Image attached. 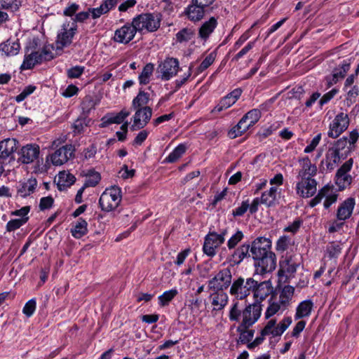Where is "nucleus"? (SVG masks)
Here are the masks:
<instances>
[{
	"mask_svg": "<svg viewBox=\"0 0 359 359\" xmlns=\"http://www.w3.org/2000/svg\"><path fill=\"white\" fill-rule=\"evenodd\" d=\"M233 250L228 258L232 266H238L245 259L252 258L257 274L271 273L276 269V256L271 251V241L268 238L257 237L251 243H245Z\"/></svg>",
	"mask_w": 359,
	"mask_h": 359,
	"instance_id": "1",
	"label": "nucleus"
},
{
	"mask_svg": "<svg viewBox=\"0 0 359 359\" xmlns=\"http://www.w3.org/2000/svg\"><path fill=\"white\" fill-rule=\"evenodd\" d=\"M261 312L262 306L259 302L247 305L246 301H233L229 317L231 321L240 322L242 320L237 330L238 332H243L257 321Z\"/></svg>",
	"mask_w": 359,
	"mask_h": 359,
	"instance_id": "2",
	"label": "nucleus"
},
{
	"mask_svg": "<svg viewBox=\"0 0 359 359\" xmlns=\"http://www.w3.org/2000/svg\"><path fill=\"white\" fill-rule=\"evenodd\" d=\"M351 154V147H348L346 137L334 141L328 148L325 158L320 163V168L326 171H332L341 162Z\"/></svg>",
	"mask_w": 359,
	"mask_h": 359,
	"instance_id": "3",
	"label": "nucleus"
},
{
	"mask_svg": "<svg viewBox=\"0 0 359 359\" xmlns=\"http://www.w3.org/2000/svg\"><path fill=\"white\" fill-rule=\"evenodd\" d=\"M228 233V227L219 228L218 231L210 229L204 238L203 252L210 257L217 253V249L225 242V236Z\"/></svg>",
	"mask_w": 359,
	"mask_h": 359,
	"instance_id": "4",
	"label": "nucleus"
},
{
	"mask_svg": "<svg viewBox=\"0 0 359 359\" xmlns=\"http://www.w3.org/2000/svg\"><path fill=\"white\" fill-rule=\"evenodd\" d=\"M256 285L257 280L254 278H244L241 276L233 281L229 292L236 297V301L241 302L244 300L252 292Z\"/></svg>",
	"mask_w": 359,
	"mask_h": 359,
	"instance_id": "5",
	"label": "nucleus"
},
{
	"mask_svg": "<svg viewBox=\"0 0 359 359\" xmlns=\"http://www.w3.org/2000/svg\"><path fill=\"white\" fill-rule=\"evenodd\" d=\"M133 24L135 25L137 32L145 29L149 32H153L160 27V15L154 13H142L133 19Z\"/></svg>",
	"mask_w": 359,
	"mask_h": 359,
	"instance_id": "6",
	"label": "nucleus"
},
{
	"mask_svg": "<svg viewBox=\"0 0 359 359\" xmlns=\"http://www.w3.org/2000/svg\"><path fill=\"white\" fill-rule=\"evenodd\" d=\"M121 190L118 187L107 188L101 194L99 205L103 211L109 212L116 209L121 201Z\"/></svg>",
	"mask_w": 359,
	"mask_h": 359,
	"instance_id": "7",
	"label": "nucleus"
},
{
	"mask_svg": "<svg viewBox=\"0 0 359 359\" xmlns=\"http://www.w3.org/2000/svg\"><path fill=\"white\" fill-rule=\"evenodd\" d=\"M232 274L229 268H224L208 281V290L214 292L224 291L226 290L231 283Z\"/></svg>",
	"mask_w": 359,
	"mask_h": 359,
	"instance_id": "8",
	"label": "nucleus"
},
{
	"mask_svg": "<svg viewBox=\"0 0 359 359\" xmlns=\"http://www.w3.org/2000/svg\"><path fill=\"white\" fill-rule=\"evenodd\" d=\"M74 25V22H71L70 20H65L62 23L57 34L55 41L57 50H62L72 43L73 38L77 32V29Z\"/></svg>",
	"mask_w": 359,
	"mask_h": 359,
	"instance_id": "9",
	"label": "nucleus"
},
{
	"mask_svg": "<svg viewBox=\"0 0 359 359\" xmlns=\"http://www.w3.org/2000/svg\"><path fill=\"white\" fill-rule=\"evenodd\" d=\"M180 69V63L177 58L167 57L161 62L156 69L157 77L162 81H168L175 76Z\"/></svg>",
	"mask_w": 359,
	"mask_h": 359,
	"instance_id": "10",
	"label": "nucleus"
},
{
	"mask_svg": "<svg viewBox=\"0 0 359 359\" xmlns=\"http://www.w3.org/2000/svg\"><path fill=\"white\" fill-rule=\"evenodd\" d=\"M349 123L350 119L346 113L340 112L337 114L330 124L327 132L328 137L333 139L338 137L348 128Z\"/></svg>",
	"mask_w": 359,
	"mask_h": 359,
	"instance_id": "11",
	"label": "nucleus"
},
{
	"mask_svg": "<svg viewBox=\"0 0 359 359\" xmlns=\"http://www.w3.org/2000/svg\"><path fill=\"white\" fill-rule=\"evenodd\" d=\"M18 141L14 138H7L0 141V161L7 164L15 162V152Z\"/></svg>",
	"mask_w": 359,
	"mask_h": 359,
	"instance_id": "12",
	"label": "nucleus"
},
{
	"mask_svg": "<svg viewBox=\"0 0 359 359\" xmlns=\"http://www.w3.org/2000/svg\"><path fill=\"white\" fill-rule=\"evenodd\" d=\"M292 323L290 317L284 318L278 324L275 319L268 321L265 327L261 331V337L272 334V337H280Z\"/></svg>",
	"mask_w": 359,
	"mask_h": 359,
	"instance_id": "13",
	"label": "nucleus"
},
{
	"mask_svg": "<svg viewBox=\"0 0 359 359\" xmlns=\"http://www.w3.org/2000/svg\"><path fill=\"white\" fill-rule=\"evenodd\" d=\"M75 147L72 144H65L56 149L50 155V160L53 165L59 166L67 163L74 157Z\"/></svg>",
	"mask_w": 359,
	"mask_h": 359,
	"instance_id": "14",
	"label": "nucleus"
},
{
	"mask_svg": "<svg viewBox=\"0 0 359 359\" xmlns=\"http://www.w3.org/2000/svg\"><path fill=\"white\" fill-rule=\"evenodd\" d=\"M80 6L76 3L70 4L63 11V15L71 17V22H74V26L77 29V23L85 22L90 16L88 9L85 11H80Z\"/></svg>",
	"mask_w": 359,
	"mask_h": 359,
	"instance_id": "15",
	"label": "nucleus"
},
{
	"mask_svg": "<svg viewBox=\"0 0 359 359\" xmlns=\"http://www.w3.org/2000/svg\"><path fill=\"white\" fill-rule=\"evenodd\" d=\"M152 116V109L150 107H144L136 109L133 116V123L130 129L133 131L142 129L149 122Z\"/></svg>",
	"mask_w": 359,
	"mask_h": 359,
	"instance_id": "16",
	"label": "nucleus"
},
{
	"mask_svg": "<svg viewBox=\"0 0 359 359\" xmlns=\"http://www.w3.org/2000/svg\"><path fill=\"white\" fill-rule=\"evenodd\" d=\"M317 182L313 177L299 179L296 184L297 194L302 198H309L313 196L317 190Z\"/></svg>",
	"mask_w": 359,
	"mask_h": 359,
	"instance_id": "17",
	"label": "nucleus"
},
{
	"mask_svg": "<svg viewBox=\"0 0 359 359\" xmlns=\"http://www.w3.org/2000/svg\"><path fill=\"white\" fill-rule=\"evenodd\" d=\"M137 32V30L133 22L126 23L115 31L114 40L120 43L127 44L134 39Z\"/></svg>",
	"mask_w": 359,
	"mask_h": 359,
	"instance_id": "18",
	"label": "nucleus"
},
{
	"mask_svg": "<svg viewBox=\"0 0 359 359\" xmlns=\"http://www.w3.org/2000/svg\"><path fill=\"white\" fill-rule=\"evenodd\" d=\"M40 148L35 144H28L20 149L19 161L23 164H29L34 161L39 155Z\"/></svg>",
	"mask_w": 359,
	"mask_h": 359,
	"instance_id": "19",
	"label": "nucleus"
},
{
	"mask_svg": "<svg viewBox=\"0 0 359 359\" xmlns=\"http://www.w3.org/2000/svg\"><path fill=\"white\" fill-rule=\"evenodd\" d=\"M205 11L206 8L191 0V4L185 8L184 14L190 21L196 22L203 18Z\"/></svg>",
	"mask_w": 359,
	"mask_h": 359,
	"instance_id": "20",
	"label": "nucleus"
},
{
	"mask_svg": "<svg viewBox=\"0 0 359 359\" xmlns=\"http://www.w3.org/2000/svg\"><path fill=\"white\" fill-rule=\"evenodd\" d=\"M355 205V200L353 197H348L345 199L339 205L337 210V219L338 221H345L349 219L353 213Z\"/></svg>",
	"mask_w": 359,
	"mask_h": 359,
	"instance_id": "21",
	"label": "nucleus"
},
{
	"mask_svg": "<svg viewBox=\"0 0 359 359\" xmlns=\"http://www.w3.org/2000/svg\"><path fill=\"white\" fill-rule=\"evenodd\" d=\"M273 291V287L270 280L259 282L257 280V285L252 290L255 302H261L267 297Z\"/></svg>",
	"mask_w": 359,
	"mask_h": 359,
	"instance_id": "22",
	"label": "nucleus"
},
{
	"mask_svg": "<svg viewBox=\"0 0 359 359\" xmlns=\"http://www.w3.org/2000/svg\"><path fill=\"white\" fill-rule=\"evenodd\" d=\"M302 162V168L298 172L297 177L299 179L305 180L306 177H313L317 173V167L316 165L312 164L308 156L299 159Z\"/></svg>",
	"mask_w": 359,
	"mask_h": 359,
	"instance_id": "23",
	"label": "nucleus"
},
{
	"mask_svg": "<svg viewBox=\"0 0 359 359\" xmlns=\"http://www.w3.org/2000/svg\"><path fill=\"white\" fill-rule=\"evenodd\" d=\"M280 266L278 275L280 276H285L287 278H289L296 273L299 264L292 259V257H290L280 262Z\"/></svg>",
	"mask_w": 359,
	"mask_h": 359,
	"instance_id": "24",
	"label": "nucleus"
},
{
	"mask_svg": "<svg viewBox=\"0 0 359 359\" xmlns=\"http://www.w3.org/2000/svg\"><path fill=\"white\" fill-rule=\"evenodd\" d=\"M242 93L241 88H236L225 97H224L217 104L216 108L217 111H221L232 106L240 97Z\"/></svg>",
	"mask_w": 359,
	"mask_h": 359,
	"instance_id": "25",
	"label": "nucleus"
},
{
	"mask_svg": "<svg viewBox=\"0 0 359 359\" xmlns=\"http://www.w3.org/2000/svg\"><path fill=\"white\" fill-rule=\"evenodd\" d=\"M20 49V44L18 40L13 41L11 39H7L0 43V52L7 57L16 55Z\"/></svg>",
	"mask_w": 359,
	"mask_h": 359,
	"instance_id": "26",
	"label": "nucleus"
},
{
	"mask_svg": "<svg viewBox=\"0 0 359 359\" xmlns=\"http://www.w3.org/2000/svg\"><path fill=\"white\" fill-rule=\"evenodd\" d=\"M313 309V302L311 299H306L301 302L296 309L294 315L295 320H299L309 317Z\"/></svg>",
	"mask_w": 359,
	"mask_h": 359,
	"instance_id": "27",
	"label": "nucleus"
},
{
	"mask_svg": "<svg viewBox=\"0 0 359 359\" xmlns=\"http://www.w3.org/2000/svg\"><path fill=\"white\" fill-rule=\"evenodd\" d=\"M217 25V20L211 17L208 20L204 22L198 30V36L201 39L206 41L210 35L214 32Z\"/></svg>",
	"mask_w": 359,
	"mask_h": 359,
	"instance_id": "28",
	"label": "nucleus"
},
{
	"mask_svg": "<svg viewBox=\"0 0 359 359\" xmlns=\"http://www.w3.org/2000/svg\"><path fill=\"white\" fill-rule=\"evenodd\" d=\"M36 186L37 181L35 178H29L25 182H20L18 187V194L25 198L34 193Z\"/></svg>",
	"mask_w": 359,
	"mask_h": 359,
	"instance_id": "29",
	"label": "nucleus"
},
{
	"mask_svg": "<svg viewBox=\"0 0 359 359\" xmlns=\"http://www.w3.org/2000/svg\"><path fill=\"white\" fill-rule=\"evenodd\" d=\"M76 181L74 175L66 171L60 172L57 180V188L60 191L66 189Z\"/></svg>",
	"mask_w": 359,
	"mask_h": 359,
	"instance_id": "30",
	"label": "nucleus"
},
{
	"mask_svg": "<svg viewBox=\"0 0 359 359\" xmlns=\"http://www.w3.org/2000/svg\"><path fill=\"white\" fill-rule=\"evenodd\" d=\"M294 293V287L292 285H287L282 288L278 299V302L282 304V306L287 308L290 305V302L293 297Z\"/></svg>",
	"mask_w": 359,
	"mask_h": 359,
	"instance_id": "31",
	"label": "nucleus"
},
{
	"mask_svg": "<svg viewBox=\"0 0 359 359\" xmlns=\"http://www.w3.org/2000/svg\"><path fill=\"white\" fill-rule=\"evenodd\" d=\"M212 297V304L215 310L222 309L228 302V295L224 291L215 292L211 294Z\"/></svg>",
	"mask_w": 359,
	"mask_h": 359,
	"instance_id": "32",
	"label": "nucleus"
},
{
	"mask_svg": "<svg viewBox=\"0 0 359 359\" xmlns=\"http://www.w3.org/2000/svg\"><path fill=\"white\" fill-rule=\"evenodd\" d=\"M250 127V126H248V122L243 116L237 125H236L229 131L228 135L230 138L234 139L241 135L243 133L248 130Z\"/></svg>",
	"mask_w": 359,
	"mask_h": 359,
	"instance_id": "33",
	"label": "nucleus"
},
{
	"mask_svg": "<svg viewBox=\"0 0 359 359\" xmlns=\"http://www.w3.org/2000/svg\"><path fill=\"white\" fill-rule=\"evenodd\" d=\"M88 223L83 219L79 218L75 226L71 229V233L73 237L75 238H81L88 232Z\"/></svg>",
	"mask_w": 359,
	"mask_h": 359,
	"instance_id": "34",
	"label": "nucleus"
},
{
	"mask_svg": "<svg viewBox=\"0 0 359 359\" xmlns=\"http://www.w3.org/2000/svg\"><path fill=\"white\" fill-rule=\"evenodd\" d=\"M149 101V95L144 90H140L136 97H134L132 102V107L135 109L147 107Z\"/></svg>",
	"mask_w": 359,
	"mask_h": 359,
	"instance_id": "35",
	"label": "nucleus"
},
{
	"mask_svg": "<svg viewBox=\"0 0 359 359\" xmlns=\"http://www.w3.org/2000/svg\"><path fill=\"white\" fill-rule=\"evenodd\" d=\"M334 182L339 190L343 191L351 184L353 177L350 174H335Z\"/></svg>",
	"mask_w": 359,
	"mask_h": 359,
	"instance_id": "36",
	"label": "nucleus"
},
{
	"mask_svg": "<svg viewBox=\"0 0 359 359\" xmlns=\"http://www.w3.org/2000/svg\"><path fill=\"white\" fill-rule=\"evenodd\" d=\"M178 294V290L176 288L165 291L162 294L158 296V304L161 307L169 305L170 302Z\"/></svg>",
	"mask_w": 359,
	"mask_h": 359,
	"instance_id": "37",
	"label": "nucleus"
},
{
	"mask_svg": "<svg viewBox=\"0 0 359 359\" xmlns=\"http://www.w3.org/2000/svg\"><path fill=\"white\" fill-rule=\"evenodd\" d=\"M273 295H272L269 299V304L265 312V318H269L280 310H285L286 308L282 306V304L278 301H273Z\"/></svg>",
	"mask_w": 359,
	"mask_h": 359,
	"instance_id": "38",
	"label": "nucleus"
},
{
	"mask_svg": "<svg viewBox=\"0 0 359 359\" xmlns=\"http://www.w3.org/2000/svg\"><path fill=\"white\" fill-rule=\"evenodd\" d=\"M101 176L98 172H96L95 170H89L88 173L86 174V180L83 184L84 187H95L100 181Z\"/></svg>",
	"mask_w": 359,
	"mask_h": 359,
	"instance_id": "39",
	"label": "nucleus"
},
{
	"mask_svg": "<svg viewBox=\"0 0 359 359\" xmlns=\"http://www.w3.org/2000/svg\"><path fill=\"white\" fill-rule=\"evenodd\" d=\"M187 147L184 144H180L173 151L165 158L168 163H174L177 161L186 151Z\"/></svg>",
	"mask_w": 359,
	"mask_h": 359,
	"instance_id": "40",
	"label": "nucleus"
},
{
	"mask_svg": "<svg viewBox=\"0 0 359 359\" xmlns=\"http://www.w3.org/2000/svg\"><path fill=\"white\" fill-rule=\"evenodd\" d=\"M90 122V119L88 118L86 116H79L72 125L74 133H81L83 131L85 127H87L89 125Z\"/></svg>",
	"mask_w": 359,
	"mask_h": 359,
	"instance_id": "41",
	"label": "nucleus"
},
{
	"mask_svg": "<svg viewBox=\"0 0 359 359\" xmlns=\"http://www.w3.org/2000/svg\"><path fill=\"white\" fill-rule=\"evenodd\" d=\"M154 69V65L152 63H147L143 68L141 74L139 75L138 79L140 83L146 85L149 82V78Z\"/></svg>",
	"mask_w": 359,
	"mask_h": 359,
	"instance_id": "42",
	"label": "nucleus"
},
{
	"mask_svg": "<svg viewBox=\"0 0 359 359\" xmlns=\"http://www.w3.org/2000/svg\"><path fill=\"white\" fill-rule=\"evenodd\" d=\"M36 60L35 51H32L29 54H26L25 55L23 62L20 66V69H32L36 65H37V62H35Z\"/></svg>",
	"mask_w": 359,
	"mask_h": 359,
	"instance_id": "43",
	"label": "nucleus"
},
{
	"mask_svg": "<svg viewBox=\"0 0 359 359\" xmlns=\"http://www.w3.org/2000/svg\"><path fill=\"white\" fill-rule=\"evenodd\" d=\"M244 234L242 231L238 229L227 241V248L229 250L234 249L237 245L243 239Z\"/></svg>",
	"mask_w": 359,
	"mask_h": 359,
	"instance_id": "44",
	"label": "nucleus"
},
{
	"mask_svg": "<svg viewBox=\"0 0 359 359\" xmlns=\"http://www.w3.org/2000/svg\"><path fill=\"white\" fill-rule=\"evenodd\" d=\"M262 115L261 111L258 109H252L246 113L243 117L248 122V126H252L260 118Z\"/></svg>",
	"mask_w": 359,
	"mask_h": 359,
	"instance_id": "45",
	"label": "nucleus"
},
{
	"mask_svg": "<svg viewBox=\"0 0 359 359\" xmlns=\"http://www.w3.org/2000/svg\"><path fill=\"white\" fill-rule=\"evenodd\" d=\"M330 191V188L328 185L324 186L321 189L318 191L317 195L310 201V207L313 208L319 204Z\"/></svg>",
	"mask_w": 359,
	"mask_h": 359,
	"instance_id": "46",
	"label": "nucleus"
},
{
	"mask_svg": "<svg viewBox=\"0 0 359 359\" xmlns=\"http://www.w3.org/2000/svg\"><path fill=\"white\" fill-rule=\"evenodd\" d=\"M194 36V32L188 28H183L176 34V39L178 42H187L190 41Z\"/></svg>",
	"mask_w": 359,
	"mask_h": 359,
	"instance_id": "47",
	"label": "nucleus"
},
{
	"mask_svg": "<svg viewBox=\"0 0 359 359\" xmlns=\"http://www.w3.org/2000/svg\"><path fill=\"white\" fill-rule=\"evenodd\" d=\"M260 198L262 204L265 205L268 208L275 206L276 204V196H273L267 191L263 192Z\"/></svg>",
	"mask_w": 359,
	"mask_h": 359,
	"instance_id": "48",
	"label": "nucleus"
},
{
	"mask_svg": "<svg viewBox=\"0 0 359 359\" xmlns=\"http://www.w3.org/2000/svg\"><path fill=\"white\" fill-rule=\"evenodd\" d=\"M26 224V219H11L6 226V231L8 232L14 231L20 229Z\"/></svg>",
	"mask_w": 359,
	"mask_h": 359,
	"instance_id": "49",
	"label": "nucleus"
},
{
	"mask_svg": "<svg viewBox=\"0 0 359 359\" xmlns=\"http://www.w3.org/2000/svg\"><path fill=\"white\" fill-rule=\"evenodd\" d=\"M326 252L330 259L337 257L341 252V245L336 243H331L327 245Z\"/></svg>",
	"mask_w": 359,
	"mask_h": 359,
	"instance_id": "50",
	"label": "nucleus"
},
{
	"mask_svg": "<svg viewBox=\"0 0 359 359\" xmlns=\"http://www.w3.org/2000/svg\"><path fill=\"white\" fill-rule=\"evenodd\" d=\"M216 57V53L212 52L202 61L200 66L198 68V72H202L208 69L215 61Z\"/></svg>",
	"mask_w": 359,
	"mask_h": 359,
	"instance_id": "51",
	"label": "nucleus"
},
{
	"mask_svg": "<svg viewBox=\"0 0 359 359\" xmlns=\"http://www.w3.org/2000/svg\"><path fill=\"white\" fill-rule=\"evenodd\" d=\"M36 307V302L34 298L29 299L26 304H25L23 309H22V313L28 318L31 317Z\"/></svg>",
	"mask_w": 359,
	"mask_h": 359,
	"instance_id": "52",
	"label": "nucleus"
},
{
	"mask_svg": "<svg viewBox=\"0 0 359 359\" xmlns=\"http://www.w3.org/2000/svg\"><path fill=\"white\" fill-rule=\"evenodd\" d=\"M85 67L83 66H74L67 69V75L69 79L79 78L84 72Z\"/></svg>",
	"mask_w": 359,
	"mask_h": 359,
	"instance_id": "53",
	"label": "nucleus"
},
{
	"mask_svg": "<svg viewBox=\"0 0 359 359\" xmlns=\"http://www.w3.org/2000/svg\"><path fill=\"white\" fill-rule=\"evenodd\" d=\"M110 114L114 123L120 124L123 122L124 119L130 115V112L126 109H122L118 114L108 113Z\"/></svg>",
	"mask_w": 359,
	"mask_h": 359,
	"instance_id": "54",
	"label": "nucleus"
},
{
	"mask_svg": "<svg viewBox=\"0 0 359 359\" xmlns=\"http://www.w3.org/2000/svg\"><path fill=\"white\" fill-rule=\"evenodd\" d=\"M0 4L4 9L18 10L20 1L18 0H0Z\"/></svg>",
	"mask_w": 359,
	"mask_h": 359,
	"instance_id": "55",
	"label": "nucleus"
},
{
	"mask_svg": "<svg viewBox=\"0 0 359 359\" xmlns=\"http://www.w3.org/2000/svg\"><path fill=\"white\" fill-rule=\"evenodd\" d=\"M249 208V201L248 200L244 201L242 202L241 206L234 209L232 212V215L233 217H241L243 216L248 210Z\"/></svg>",
	"mask_w": 359,
	"mask_h": 359,
	"instance_id": "56",
	"label": "nucleus"
},
{
	"mask_svg": "<svg viewBox=\"0 0 359 359\" xmlns=\"http://www.w3.org/2000/svg\"><path fill=\"white\" fill-rule=\"evenodd\" d=\"M353 164V159L349 158L345 163H344L337 170L336 174L343 175V174H348L351 171Z\"/></svg>",
	"mask_w": 359,
	"mask_h": 359,
	"instance_id": "57",
	"label": "nucleus"
},
{
	"mask_svg": "<svg viewBox=\"0 0 359 359\" xmlns=\"http://www.w3.org/2000/svg\"><path fill=\"white\" fill-rule=\"evenodd\" d=\"M54 203V199L52 196L42 197L40 199L39 208L41 210L50 209Z\"/></svg>",
	"mask_w": 359,
	"mask_h": 359,
	"instance_id": "58",
	"label": "nucleus"
},
{
	"mask_svg": "<svg viewBox=\"0 0 359 359\" xmlns=\"http://www.w3.org/2000/svg\"><path fill=\"white\" fill-rule=\"evenodd\" d=\"M290 238L287 236H283L279 238L276 243V250L278 251H285L287 249Z\"/></svg>",
	"mask_w": 359,
	"mask_h": 359,
	"instance_id": "59",
	"label": "nucleus"
},
{
	"mask_svg": "<svg viewBox=\"0 0 359 359\" xmlns=\"http://www.w3.org/2000/svg\"><path fill=\"white\" fill-rule=\"evenodd\" d=\"M240 339V341H238V343L241 342L242 344H245L247 343L248 344V348L249 349H253L255 348V347L258 346L259 345H260L264 338H255V340L253 341H250V340H248L249 338H239Z\"/></svg>",
	"mask_w": 359,
	"mask_h": 359,
	"instance_id": "60",
	"label": "nucleus"
},
{
	"mask_svg": "<svg viewBox=\"0 0 359 359\" xmlns=\"http://www.w3.org/2000/svg\"><path fill=\"white\" fill-rule=\"evenodd\" d=\"M30 207L29 206H24L19 210H16L11 212V215L13 216H18L20 217V219H26V223L29 220V217L27 216L29 212Z\"/></svg>",
	"mask_w": 359,
	"mask_h": 359,
	"instance_id": "61",
	"label": "nucleus"
},
{
	"mask_svg": "<svg viewBox=\"0 0 359 359\" xmlns=\"http://www.w3.org/2000/svg\"><path fill=\"white\" fill-rule=\"evenodd\" d=\"M255 46L254 41L249 42L243 48H242L232 59L233 61H238L247 54Z\"/></svg>",
	"mask_w": 359,
	"mask_h": 359,
	"instance_id": "62",
	"label": "nucleus"
},
{
	"mask_svg": "<svg viewBox=\"0 0 359 359\" xmlns=\"http://www.w3.org/2000/svg\"><path fill=\"white\" fill-rule=\"evenodd\" d=\"M321 139V134H318L316 135L313 140L311 141V142L305 147L304 152L306 154L312 152L317 145L319 144Z\"/></svg>",
	"mask_w": 359,
	"mask_h": 359,
	"instance_id": "63",
	"label": "nucleus"
},
{
	"mask_svg": "<svg viewBox=\"0 0 359 359\" xmlns=\"http://www.w3.org/2000/svg\"><path fill=\"white\" fill-rule=\"evenodd\" d=\"M337 93H338V90L337 88H333L330 91L324 94L319 101L320 105L323 106L324 104H327L334 97V95Z\"/></svg>",
	"mask_w": 359,
	"mask_h": 359,
	"instance_id": "64",
	"label": "nucleus"
}]
</instances>
